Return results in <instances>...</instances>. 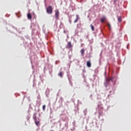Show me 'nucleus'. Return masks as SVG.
Wrapping results in <instances>:
<instances>
[{"label": "nucleus", "instance_id": "nucleus-15", "mask_svg": "<svg viewBox=\"0 0 131 131\" xmlns=\"http://www.w3.org/2000/svg\"><path fill=\"white\" fill-rule=\"evenodd\" d=\"M42 109H43V111H45V110H46V105H43Z\"/></svg>", "mask_w": 131, "mask_h": 131}, {"label": "nucleus", "instance_id": "nucleus-2", "mask_svg": "<svg viewBox=\"0 0 131 131\" xmlns=\"http://www.w3.org/2000/svg\"><path fill=\"white\" fill-rule=\"evenodd\" d=\"M33 118L34 120L36 125L38 126V125H39V119L37 118L36 114H34Z\"/></svg>", "mask_w": 131, "mask_h": 131}, {"label": "nucleus", "instance_id": "nucleus-6", "mask_svg": "<svg viewBox=\"0 0 131 131\" xmlns=\"http://www.w3.org/2000/svg\"><path fill=\"white\" fill-rule=\"evenodd\" d=\"M87 67H92V63H91V61H87Z\"/></svg>", "mask_w": 131, "mask_h": 131}, {"label": "nucleus", "instance_id": "nucleus-14", "mask_svg": "<svg viewBox=\"0 0 131 131\" xmlns=\"http://www.w3.org/2000/svg\"><path fill=\"white\" fill-rule=\"evenodd\" d=\"M62 72H60L58 74V76H60V77H62Z\"/></svg>", "mask_w": 131, "mask_h": 131}, {"label": "nucleus", "instance_id": "nucleus-8", "mask_svg": "<svg viewBox=\"0 0 131 131\" xmlns=\"http://www.w3.org/2000/svg\"><path fill=\"white\" fill-rule=\"evenodd\" d=\"M80 52L82 56H83L84 55V52H85V50L84 49H82Z\"/></svg>", "mask_w": 131, "mask_h": 131}, {"label": "nucleus", "instance_id": "nucleus-11", "mask_svg": "<svg viewBox=\"0 0 131 131\" xmlns=\"http://www.w3.org/2000/svg\"><path fill=\"white\" fill-rule=\"evenodd\" d=\"M90 26L91 27V29H92V31H95V27H94V25H93V24H91Z\"/></svg>", "mask_w": 131, "mask_h": 131}, {"label": "nucleus", "instance_id": "nucleus-9", "mask_svg": "<svg viewBox=\"0 0 131 131\" xmlns=\"http://www.w3.org/2000/svg\"><path fill=\"white\" fill-rule=\"evenodd\" d=\"M106 20V18L105 17H103L101 18V23H104L105 22V20Z\"/></svg>", "mask_w": 131, "mask_h": 131}, {"label": "nucleus", "instance_id": "nucleus-10", "mask_svg": "<svg viewBox=\"0 0 131 131\" xmlns=\"http://www.w3.org/2000/svg\"><path fill=\"white\" fill-rule=\"evenodd\" d=\"M72 47V45L71 44V42H68V48H70Z\"/></svg>", "mask_w": 131, "mask_h": 131}, {"label": "nucleus", "instance_id": "nucleus-16", "mask_svg": "<svg viewBox=\"0 0 131 131\" xmlns=\"http://www.w3.org/2000/svg\"><path fill=\"white\" fill-rule=\"evenodd\" d=\"M115 2H117V0H115Z\"/></svg>", "mask_w": 131, "mask_h": 131}, {"label": "nucleus", "instance_id": "nucleus-1", "mask_svg": "<svg viewBox=\"0 0 131 131\" xmlns=\"http://www.w3.org/2000/svg\"><path fill=\"white\" fill-rule=\"evenodd\" d=\"M110 81H112V82H115V81H116V79H115V78L114 77L106 78V80L104 82L105 86H108L109 82H110Z\"/></svg>", "mask_w": 131, "mask_h": 131}, {"label": "nucleus", "instance_id": "nucleus-4", "mask_svg": "<svg viewBox=\"0 0 131 131\" xmlns=\"http://www.w3.org/2000/svg\"><path fill=\"white\" fill-rule=\"evenodd\" d=\"M59 10H56L55 11V18L56 20H58V19H59Z\"/></svg>", "mask_w": 131, "mask_h": 131}, {"label": "nucleus", "instance_id": "nucleus-13", "mask_svg": "<svg viewBox=\"0 0 131 131\" xmlns=\"http://www.w3.org/2000/svg\"><path fill=\"white\" fill-rule=\"evenodd\" d=\"M118 21H119V22H121L122 21L121 17L120 16L118 18Z\"/></svg>", "mask_w": 131, "mask_h": 131}, {"label": "nucleus", "instance_id": "nucleus-12", "mask_svg": "<svg viewBox=\"0 0 131 131\" xmlns=\"http://www.w3.org/2000/svg\"><path fill=\"white\" fill-rule=\"evenodd\" d=\"M106 26H108V27L110 29H111V25H110V24L109 23H107Z\"/></svg>", "mask_w": 131, "mask_h": 131}, {"label": "nucleus", "instance_id": "nucleus-7", "mask_svg": "<svg viewBox=\"0 0 131 131\" xmlns=\"http://www.w3.org/2000/svg\"><path fill=\"white\" fill-rule=\"evenodd\" d=\"M27 17H28V19H29L30 20H31V19H32V16L31 15V14H30V13L28 14Z\"/></svg>", "mask_w": 131, "mask_h": 131}, {"label": "nucleus", "instance_id": "nucleus-5", "mask_svg": "<svg viewBox=\"0 0 131 131\" xmlns=\"http://www.w3.org/2000/svg\"><path fill=\"white\" fill-rule=\"evenodd\" d=\"M76 18L74 21V23H77V22H78V20H79V15L78 14L76 15Z\"/></svg>", "mask_w": 131, "mask_h": 131}, {"label": "nucleus", "instance_id": "nucleus-3", "mask_svg": "<svg viewBox=\"0 0 131 131\" xmlns=\"http://www.w3.org/2000/svg\"><path fill=\"white\" fill-rule=\"evenodd\" d=\"M47 13L48 14H53V7L51 6L47 8Z\"/></svg>", "mask_w": 131, "mask_h": 131}]
</instances>
